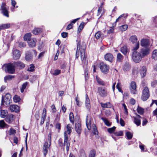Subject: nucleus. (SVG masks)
Listing matches in <instances>:
<instances>
[{"instance_id": "f257e3e1", "label": "nucleus", "mask_w": 157, "mask_h": 157, "mask_svg": "<svg viewBox=\"0 0 157 157\" xmlns=\"http://www.w3.org/2000/svg\"><path fill=\"white\" fill-rule=\"evenodd\" d=\"M80 41H78L77 44V51L76 53L75 57L78 58L79 57V52L80 54V57L82 61L83 67H85L87 64V60H86V56L85 53L86 46L85 44L82 46L80 45Z\"/></svg>"}, {"instance_id": "f03ea898", "label": "nucleus", "mask_w": 157, "mask_h": 157, "mask_svg": "<svg viewBox=\"0 0 157 157\" xmlns=\"http://www.w3.org/2000/svg\"><path fill=\"white\" fill-rule=\"evenodd\" d=\"M139 42H137L135 46L133 47L132 58L133 61L136 63H139L143 58L140 52L137 51L139 48Z\"/></svg>"}, {"instance_id": "7ed1b4c3", "label": "nucleus", "mask_w": 157, "mask_h": 157, "mask_svg": "<svg viewBox=\"0 0 157 157\" xmlns=\"http://www.w3.org/2000/svg\"><path fill=\"white\" fill-rule=\"evenodd\" d=\"M51 134L49 133L48 135V139L47 141L45 142L43 145V152L44 156H46L48 152V149L49 148L51 145Z\"/></svg>"}, {"instance_id": "20e7f679", "label": "nucleus", "mask_w": 157, "mask_h": 157, "mask_svg": "<svg viewBox=\"0 0 157 157\" xmlns=\"http://www.w3.org/2000/svg\"><path fill=\"white\" fill-rule=\"evenodd\" d=\"M15 65L14 63H9L5 64L3 67H5V70H6L7 72L10 74H13L15 72Z\"/></svg>"}, {"instance_id": "39448f33", "label": "nucleus", "mask_w": 157, "mask_h": 157, "mask_svg": "<svg viewBox=\"0 0 157 157\" xmlns=\"http://www.w3.org/2000/svg\"><path fill=\"white\" fill-rule=\"evenodd\" d=\"M150 92L148 87L145 86L142 91L141 99L144 101L147 100L150 97Z\"/></svg>"}, {"instance_id": "423d86ee", "label": "nucleus", "mask_w": 157, "mask_h": 157, "mask_svg": "<svg viewBox=\"0 0 157 157\" xmlns=\"http://www.w3.org/2000/svg\"><path fill=\"white\" fill-rule=\"evenodd\" d=\"M11 98V95L8 93L6 94L4 98L2 96L1 103V106L3 105L4 103H5L7 105H8L10 102Z\"/></svg>"}, {"instance_id": "0eeeda50", "label": "nucleus", "mask_w": 157, "mask_h": 157, "mask_svg": "<svg viewBox=\"0 0 157 157\" xmlns=\"http://www.w3.org/2000/svg\"><path fill=\"white\" fill-rule=\"evenodd\" d=\"M70 140L68 137L67 134V132H65L64 133V141L63 143V146H66V150L68 151L69 149V147L70 145Z\"/></svg>"}, {"instance_id": "6e6552de", "label": "nucleus", "mask_w": 157, "mask_h": 157, "mask_svg": "<svg viewBox=\"0 0 157 157\" xmlns=\"http://www.w3.org/2000/svg\"><path fill=\"white\" fill-rule=\"evenodd\" d=\"M150 52V49L149 47H144L140 49V52L141 55L143 58L148 55Z\"/></svg>"}, {"instance_id": "1a4fd4ad", "label": "nucleus", "mask_w": 157, "mask_h": 157, "mask_svg": "<svg viewBox=\"0 0 157 157\" xmlns=\"http://www.w3.org/2000/svg\"><path fill=\"white\" fill-rule=\"evenodd\" d=\"M100 69L103 73L106 74L109 71V67L107 64L103 63H101Z\"/></svg>"}, {"instance_id": "9d476101", "label": "nucleus", "mask_w": 157, "mask_h": 157, "mask_svg": "<svg viewBox=\"0 0 157 157\" xmlns=\"http://www.w3.org/2000/svg\"><path fill=\"white\" fill-rule=\"evenodd\" d=\"M136 88V83L134 81L132 82L130 84V88L131 93L133 94H136L137 93Z\"/></svg>"}, {"instance_id": "9b49d317", "label": "nucleus", "mask_w": 157, "mask_h": 157, "mask_svg": "<svg viewBox=\"0 0 157 157\" xmlns=\"http://www.w3.org/2000/svg\"><path fill=\"white\" fill-rule=\"evenodd\" d=\"M2 12L3 14L7 17H9L8 11L6 7V5L4 3H2L1 6Z\"/></svg>"}, {"instance_id": "f8f14e48", "label": "nucleus", "mask_w": 157, "mask_h": 157, "mask_svg": "<svg viewBox=\"0 0 157 157\" xmlns=\"http://www.w3.org/2000/svg\"><path fill=\"white\" fill-rule=\"evenodd\" d=\"M98 91L100 96L102 97H105L107 95V92L105 88L99 87L98 88Z\"/></svg>"}, {"instance_id": "ddd939ff", "label": "nucleus", "mask_w": 157, "mask_h": 157, "mask_svg": "<svg viewBox=\"0 0 157 157\" xmlns=\"http://www.w3.org/2000/svg\"><path fill=\"white\" fill-rule=\"evenodd\" d=\"M150 42L149 40L146 39H142L140 40V45L144 47H149Z\"/></svg>"}, {"instance_id": "4468645a", "label": "nucleus", "mask_w": 157, "mask_h": 157, "mask_svg": "<svg viewBox=\"0 0 157 157\" xmlns=\"http://www.w3.org/2000/svg\"><path fill=\"white\" fill-rule=\"evenodd\" d=\"M113 55L110 53H107L104 56L105 60L110 63H112L113 62Z\"/></svg>"}, {"instance_id": "2eb2a0df", "label": "nucleus", "mask_w": 157, "mask_h": 157, "mask_svg": "<svg viewBox=\"0 0 157 157\" xmlns=\"http://www.w3.org/2000/svg\"><path fill=\"white\" fill-rule=\"evenodd\" d=\"M21 54L19 50L15 49L13 51V57L14 59H18L20 57Z\"/></svg>"}, {"instance_id": "dca6fc26", "label": "nucleus", "mask_w": 157, "mask_h": 157, "mask_svg": "<svg viewBox=\"0 0 157 157\" xmlns=\"http://www.w3.org/2000/svg\"><path fill=\"white\" fill-rule=\"evenodd\" d=\"M36 41V38H31L28 41V45L29 47L33 48L35 46Z\"/></svg>"}, {"instance_id": "f3484780", "label": "nucleus", "mask_w": 157, "mask_h": 157, "mask_svg": "<svg viewBox=\"0 0 157 157\" xmlns=\"http://www.w3.org/2000/svg\"><path fill=\"white\" fill-rule=\"evenodd\" d=\"M134 122L137 126L140 125L141 124V120L142 119L140 115H137L136 117H134Z\"/></svg>"}, {"instance_id": "a211bd4d", "label": "nucleus", "mask_w": 157, "mask_h": 157, "mask_svg": "<svg viewBox=\"0 0 157 157\" xmlns=\"http://www.w3.org/2000/svg\"><path fill=\"white\" fill-rule=\"evenodd\" d=\"M46 117V110L45 108L43 109V113L42 114L41 121L40 122V125H42L45 121V120Z\"/></svg>"}, {"instance_id": "6ab92c4d", "label": "nucleus", "mask_w": 157, "mask_h": 157, "mask_svg": "<svg viewBox=\"0 0 157 157\" xmlns=\"http://www.w3.org/2000/svg\"><path fill=\"white\" fill-rule=\"evenodd\" d=\"M9 108L11 112H18L19 111V106L16 105H10Z\"/></svg>"}, {"instance_id": "aec40b11", "label": "nucleus", "mask_w": 157, "mask_h": 157, "mask_svg": "<svg viewBox=\"0 0 157 157\" xmlns=\"http://www.w3.org/2000/svg\"><path fill=\"white\" fill-rule=\"evenodd\" d=\"M147 68L146 66H143L140 70V74L142 78H144L146 75Z\"/></svg>"}, {"instance_id": "412c9836", "label": "nucleus", "mask_w": 157, "mask_h": 157, "mask_svg": "<svg viewBox=\"0 0 157 157\" xmlns=\"http://www.w3.org/2000/svg\"><path fill=\"white\" fill-rule=\"evenodd\" d=\"M75 129L76 132L79 135L80 134L82 130L81 124L79 123L76 124L75 125Z\"/></svg>"}, {"instance_id": "4be33fe9", "label": "nucleus", "mask_w": 157, "mask_h": 157, "mask_svg": "<svg viewBox=\"0 0 157 157\" xmlns=\"http://www.w3.org/2000/svg\"><path fill=\"white\" fill-rule=\"evenodd\" d=\"M33 56L31 52H26L25 58L26 61H29L31 60Z\"/></svg>"}, {"instance_id": "5701e85b", "label": "nucleus", "mask_w": 157, "mask_h": 157, "mask_svg": "<svg viewBox=\"0 0 157 157\" xmlns=\"http://www.w3.org/2000/svg\"><path fill=\"white\" fill-rule=\"evenodd\" d=\"M6 121L7 122H12L13 120V115L12 114H9L5 119Z\"/></svg>"}, {"instance_id": "b1692460", "label": "nucleus", "mask_w": 157, "mask_h": 157, "mask_svg": "<svg viewBox=\"0 0 157 157\" xmlns=\"http://www.w3.org/2000/svg\"><path fill=\"white\" fill-rule=\"evenodd\" d=\"M88 115L86 116V124L88 129L90 130L91 129V122L90 119H89Z\"/></svg>"}, {"instance_id": "393cba45", "label": "nucleus", "mask_w": 157, "mask_h": 157, "mask_svg": "<svg viewBox=\"0 0 157 157\" xmlns=\"http://www.w3.org/2000/svg\"><path fill=\"white\" fill-rule=\"evenodd\" d=\"M85 104L86 107L87 109H89L90 108V101L87 94L86 95Z\"/></svg>"}, {"instance_id": "a878e982", "label": "nucleus", "mask_w": 157, "mask_h": 157, "mask_svg": "<svg viewBox=\"0 0 157 157\" xmlns=\"http://www.w3.org/2000/svg\"><path fill=\"white\" fill-rule=\"evenodd\" d=\"M0 116L2 118H4L7 115L8 112L7 110H2L1 109V107H0Z\"/></svg>"}, {"instance_id": "bb28decb", "label": "nucleus", "mask_w": 157, "mask_h": 157, "mask_svg": "<svg viewBox=\"0 0 157 157\" xmlns=\"http://www.w3.org/2000/svg\"><path fill=\"white\" fill-rule=\"evenodd\" d=\"M138 39L136 35L131 36L129 39V40L133 44L136 42Z\"/></svg>"}, {"instance_id": "cd10ccee", "label": "nucleus", "mask_w": 157, "mask_h": 157, "mask_svg": "<svg viewBox=\"0 0 157 157\" xmlns=\"http://www.w3.org/2000/svg\"><path fill=\"white\" fill-rule=\"evenodd\" d=\"M14 64L15 66L20 68H23L25 67V64L22 62L18 61L14 63Z\"/></svg>"}, {"instance_id": "c85d7f7f", "label": "nucleus", "mask_w": 157, "mask_h": 157, "mask_svg": "<svg viewBox=\"0 0 157 157\" xmlns=\"http://www.w3.org/2000/svg\"><path fill=\"white\" fill-rule=\"evenodd\" d=\"M101 106L104 108H110L112 107V105L110 102H108L106 103H101Z\"/></svg>"}, {"instance_id": "c756f323", "label": "nucleus", "mask_w": 157, "mask_h": 157, "mask_svg": "<svg viewBox=\"0 0 157 157\" xmlns=\"http://www.w3.org/2000/svg\"><path fill=\"white\" fill-rule=\"evenodd\" d=\"M101 119L103 121L106 125L110 126L111 125V123L106 118L102 117L101 118Z\"/></svg>"}, {"instance_id": "7c9ffc66", "label": "nucleus", "mask_w": 157, "mask_h": 157, "mask_svg": "<svg viewBox=\"0 0 157 157\" xmlns=\"http://www.w3.org/2000/svg\"><path fill=\"white\" fill-rule=\"evenodd\" d=\"M42 32V30L41 29L39 28H36L34 29L33 31V33L34 34L37 35Z\"/></svg>"}, {"instance_id": "2f4dec72", "label": "nucleus", "mask_w": 157, "mask_h": 157, "mask_svg": "<svg viewBox=\"0 0 157 157\" xmlns=\"http://www.w3.org/2000/svg\"><path fill=\"white\" fill-rule=\"evenodd\" d=\"M152 57L155 60H157V49L154 50L153 51Z\"/></svg>"}, {"instance_id": "473e14b6", "label": "nucleus", "mask_w": 157, "mask_h": 157, "mask_svg": "<svg viewBox=\"0 0 157 157\" xmlns=\"http://www.w3.org/2000/svg\"><path fill=\"white\" fill-rule=\"evenodd\" d=\"M31 36V34L30 33H27L25 34L24 36V40L25 41H28L30 40Z\"/></svg>"}, {"instance_id": "72a5a7b5", "label": "nucleus", "mask_w": 157, "mask_h": 157, "mask_svg": "<svg viewBox=\"0 0 157 157\" xmlns=\"http://www.w3.org/2000/svg\"><path fill=\"white\" fill-rule=\"evenodd\" d=\"M128 51V50L126 46H124L121 49V51L124 55L126 54Z\"/></svg>"}, {"instance_id": "f704fd0d", "label": "nucleus", "mask_w": 157, "mask_h": 157, "mask_svg": "<svg viewBox=\"0 0 157 157\" xmlns=\"http://www.w3.org/2000/svg\"><path fill=\"white\" fill-rule=\"evenodd\" d=\"M67 134L68 133L70 135L71 132V126L70 124H68L67 126Z\"/></svg>"}, {"instance_id": "c9c22d12", "label": "nucleus", "mask_w": 157, "mask_h": 157, "mask_svg": "<svg viewBox=\"0 0 157 157\" xmlns=\"http://www.w3.org/2000/svg\"><path fill=\"white\" fill-rule=\"evenodd\" d=\"M96 79L98 83L99 84L102 86L105 85V82L97 76L96 77Z\"/></svg>"}, {"instance_id": "e433bc0d", "label": "nucleus", "mask_w": 157, "mask_h": 157, "mask_svg": "<svg viewBox=\"0 0 157 157\" xmlns=\"http://www.w3.org/2000/svg\"><path fill=\"white\" fill-rule=\"evenodd\" d=\"M69 120L71 123L73 124H74V118L73 114L72 112L70 113L69 114Z\"/></svg>"}, {"instance_id": "4c0bfd02", "label": "nucleus", "mask_w": 157, "mask_h": 157, "mask_svg": "<svg viewBox=\"0 0 157 157\" xmlns=\"http://www.w3.org/2000/svg\"><path fill=\"white\" fill-rule=\"evenodd\" d=\"M10 26L9 24H4L0 25V30L5 29L8 28Z\"/></svg>"}, {"instance_id": "58836bf2", "label": "nucleus", "mask_w": 157, "mask_h": 157, "mask_svg": "<svg viewBox=\"0 0 157 157\" xmlns=\"http://www.w3.org/2000/svg\"><path fill=\"white\" fill-rule=\"evenodd\" d=\"M95 151L94 150H91L90 152L89 157H95Z\"/></svg>"}, {"instance_id": "ea45409f", "label": "nucleus", "mask_w": 157, "mask_h": 157, "mask_svg": "<svg viewBox=\"0 0 157 157\" xmlns=\"http://www.w3.org/2000/svg\"><path fill=\"white\" fill-rule=\"evenodd\" d=\"M123 56L120 53H118L117 56V61L118 62H121L123 59Z\"/></svg>"}, {"instance_id": "a19ab883", "label": "nucleus", "mask_w": 157, "mask_h": 157, "mask_svg": "<svg viewBox=\"0 0 157 157\" xmlns=\"http://www.w3.org/2000/svg\"><path fill=\"white\" fill-rule=\"evenodd\" d=\"M14 78V76L13 75H8L4 77V80L5 82H6V80H11L12 78Z\"/></svg>"}, {"instance_id": "79ce46f5", "label": "nucleus", "mask_w": 157, "mask_h": 157, "mask_svg": "<svg viewBox=\"0 0 157 157\" xmlns=\"http://www.w3.org/2000/svg\"><path fill=\"white\" fill-rule=\"evenodd\" d=\"M28 82H26L24 83L22 85V87L21 89V93H23L24 90L26 88V87L28 85Z\"/></svg>"}, {"instance_id": "37998d69", "label": "nucleus", "mask_w": 157, "mask_h": 157, "mask_svg": "<svg viewBox=\"0 0 157 157\" xmlns=\"http://www.w3.org/2000/svg\"><path fill=\"white\" fill-rule=\"evenodd\" d=\"M128 25H124L120 27V29L121 31H125L128 28Z\"/></svg>"}, {"instance_id": "c03bdc74", "label": "nucleus", "mask_w": 157, "mask_h": 157, "mask_svg": "<svg viewBox=\"0 0 157 157\" xmlns=\"http://www.w3.org/2000/svg\"><path fill=\"white\" fill-rule=\"evenodd\" d=\"M130 65L128 63H125L124 67V69L126 71H128L130 69Z\"/></svg>"}, {"instance_id": "a18cd8bd", "label": "nucleus", "mask_w": 157, "mask_h": 157, "mask_svg": "<svg viewBox=\"0 0 157 157\" xmlns=\"http://www.w3.org/2000/svg\"><path fill=\"white\" fill-rule=\"evenodd\" d=\"M137 110L138 113L140 114H143L144 112V109L139 106L137 108Z\"/></svg>"}, {"instance_id": "49530a36", "label": "nucleus", "mask_w": 157, "mask_h": 157, "mask_svg": "<svg viewBox=\"0 0 157 157\" xmlns=\"http://www.w3.org/2000/svg\"><path fill=\"white\" fill-rule=\"evenodd\" d=\"M93 127V132L95 135L98 134V132L97 130V127L95 124H93L92 125Z\"/></svg>"}, {"instance_id": "de8ad7c7", "label": "nucleus", "mask_w": 157, "mask_h": 157, "mask_svg": "<svg viewBox=\"0 0 157 157\" xmlns=\"http://www.w3.org/2000/svg\"><path fill=\"white\" fill-rule=\"evenodd\" d=\"M35 67L33 64H31L27 69V71H33L34 70Z\"/></svg>"}, {"instance_id": "09e8293b", "label": "nucleus", "mask_w": 157, "mask_h": 157, "mask_svg": "<svg viewBox=\"0 0 157 157\" xmlns=\"http://www.w3.org/2000/svg\"><path fill=\"white\" fill-rule=\"evenodd\" d=\"M126 135L128 139L130 140L132 137V134L129 132H127L126 133Z\"/></svg>"}, {"instance_id": "8fccbe9b", "label": "nucleus", "mask_w": 157, "mask_h": 157, "mask_svg": "<svg viewBox=\"0 0 157 157\" xmlns=\"http://www.w3.org/2000/svg\"><path fill=\"white\" fill-rule=\"evenodd\" d=\"M101 33L100 32H97L95 34V37L97 39H99L101 37Z\"/></svg>"}, {"instance_id": "3c124183", "label": "nucleus", "mask_w": 157, "mask_h": 157, "mask_svg": "<svg viewBox=\"0 0 157 157\" xmlns=\"http://www.w3.org/2000/svg\"><path fill=\"white\" fill-rule=\"evenodd\" d=\"M84 24V23L83 22H82L80 24V25L79 26L78 28V32H79V33L82 30L83 28Z\"/></svg>"}, {"instance_id": "603ef678", "label": "nucleus", "mask_w": 157, "mask_h": 157, "mask_svg": "<svg viewBox=\"0 0 157 157\" xmlns=\"http://www.w3.org/2000/svg\"><path fill=\"white\" fill-rule=\"evenodd\" d=\"M116 128V127L115 126H113V127L109 128L108 129V131L109 133H113V132L114 131L115 129Z\"/></svg>"}, {"instance_id": "864d4df0", "label": "nucleus", "mask_w": 157, "mask_h": 157, "mask_svg": "<svg viewBox=\"0 0 157 157\" xmlns=\"http://www.w3.org/2000/svg\"><path fill=\"white\" fill-rule=\"evenodd\" d=\"M75 101L76 103L78 106L80 107L81 106V104L80 103V101H79L78 97V95L75 98Z\"/></svg>"}, {"instance_id": "5fc2aeb1", "label": "nucleus", "mask_w": 157, "mask_h": 157, "mask_svg": "<svg viewBox=\"0 0 157 157\" xmlns=\"http://www.w3.org/2000/svg\"><path fill=\"white\" fill-rule=\"evenodd\" d=\"M61 73V71L59 70H56L54 71V72L52 74L55 76H56L60 74Z\"/></svg>"}, {"instance_id": "6e6d98bb", "label": "nucleus", "mask_w": 157, "mask_h": 157, "mask_svg": "<svg viewBox=\"0 0 157 157\" xmlns=\"http://www.w3.org/2000/svg\"><path fill=\"white\" fill-rule=\"evenodd\" d=\"M13 99L14 101L15 102H18L20 99L19 97L17 95H15L14 97L13 98Z\"/></svg>"}, {"instance_id": "4d7b16f0", "label": "nucleus", "mask_w": 157, "mask_h": 157, "mask_svg": "<svg viewBox=\"0 0 157 157\" xmlns=\"http://www.w3.org/2000/svg\"><path fill=\"white\" fill-rule=\"evenodd\" d=\"M6 125L4 120L0 121V128H3Z\"/></svg>"}, {"instance_id": "13d9d810", "label": "nucleus", "mask_w": 157, "mask_h": 157, "mask_svg": "<svg viewBox=\"0 0 157 157\" xmlns=\"http://www.w3.org/2000/svg\"><path fill=\"white\" fill-rule=\"evenodd\" d=\"M114 134L117 136H122L123 135V133L122 131H119L115 132Z\"/></svg>"}, {"instance_id": "bf43d9fd", "label": "nucleus", "mask_w": 157, "mask_h": 157, "mask_svg": "<svg viewBox=\"0 0 157 157\" xmlns=\"http://www.w3.org/2000/svg\"><path fill=\"white\" fill-rule=\"evenodd\" d=\"M88 69L87 68L86 69L85 71V78L86 80H87L88 78Z\"/></svg>"}, {"instance_id": "052dcab7", "label": "nucleus", "mask_w": 157, "mask_h": 157, "mask_svg": "<svg viewBox=\"0 0 157 157\" xmlns=\"http://www.w3.org/2000/svg\"><path fill=\"white\" fill-rule=\"evenodd\" d=\"M142 119H143L142 125L143 126H144L147 124L148 122L146 118H142Z\"/></svg>"}, {"instance_id": "680f3d73", "label": "nucleus", "mask_w": 157, "mask_h": 157, "mask_svg": "<svg viewBox=\"0 0 157 157\" xmlns=\"http://www.w3.org/2000/svg\"><path fill=\"white\" fill-rule=\"evenodd\" d=\"M16 4V2L14 0H11V4L13 6V9H12V11H13V10L14 9L15 5Z\"/></svg>"}, {"instance_id": "e2e57ef3", "label": "nucleus", "mask_w": 157, "mask_h": 157, "mask_svg": "<svg viewBox=\"0 0 157 157\" xmlns=\"http://www.w3.org/2000/svg\"><path fill=\"white\" fill-rule=\"evenodd\" d=\"M68 33L66 32H63L61 33L62 36L64 38L66 37L67 36Z\"/></svg>"}, {"instance_id": "0e129e2a", "label": "nucleus", "mask_w": 157, "mask_h": 157, "mask_svg": "<svg viewBox=\"0 0 157 157\" xmlns=\"http://www.w3.org/2000/svg\"><path fill=\"white\" fill-rule=\"evenodd\" d=\"M73 24L71 23L67 25V29L68 30H70L72 29L73 27Z\"/></svg>"}, {"instance_id": "69168bd1", "label": "nucleus", "mask_w": 157, "mask_h": 157, "mask_svg": "<svg viewBox=\"0 0 157 157\" xmlns=\"http://www.w3.org/2000/svg\"><path fill=\"white\" fill-rule=\"evenodd\" d=\"M19 45L20 47H24L26 45L25 43L22 42H20Z\"/></svg>"}, {"instance_id": "338daca9", "label": "nucleus", "mask_w": 157, "mask_h": 157, "mask_svg": "<svg viewBox=\"0 0 157 157\" xmlns=\"http://www.w3.org/2000/svg\"><path fill=\"white\" fill-rule=\"evenodd\" d=\"M120 123L121 126H124L125 125L124 122L122 118L120 119Z\"/></svg>"}, {"instance_id": "774afa93", "label": "nucleus", "mask_w": 157, "mask_h": 157, "mask_svg": "<svg viewBox=\"0 0 157 157\" xmlns=\"http://www.w3.org/2000/svg\"><path fill=\"white\" fill-rule=\"evenodd\" d=\"M16 133V131L13 129H10V135Z\"/></svg>"}]
</instances>
